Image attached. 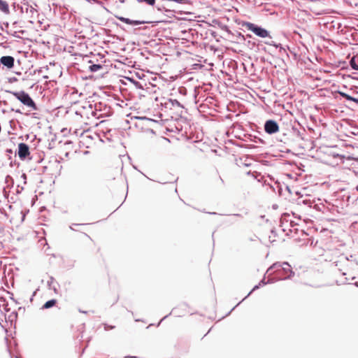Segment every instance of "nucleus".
<instances>
[{"label":"nucleus","mask_w":358,"mask_h":358,"mask_svg":"<svg viewBox=\"0 0 358 358\" xmlns=\"http://www.w3.org/2000/svg\"><path fill=\"white\" fill-rule=\"evenodd\" d=\"M0 10L3 12L8 11V6L7 3L3 0H0Z\"/></svg>","instance_id":"obj_10"},{"label":"nucleus","mask_w":358,"mask_h":358,"mask_svg":"<svg viewBox=\"0 0 358 358\" xmlns=\"http://www.w3.org/2000/svg\"><path fill=\"white\" fill-rule=\"evenodd\" d=\"M101 68V66L99 64H93L90 66V69L92 71H96Z\"/></svg>","instance_id":"obj_12"},{"label":"nucleus","mask_w":358,"mask_h":358,"mask_svg":"<svg viewBox=\"0 0 358 358\" xmlns=\"http://www.w3.org/2000/svg\"><path fill=\"white\" fill-rule=\"evenodd\" d=\"M56 303H57L56 299H51L44 303V305L43 306V309L50 308L54 306Z\"/></svg>","instance_id":"obj_8"},{"label":"nucleus","mask_w":358,"mask_h":358,"mask_svg":"<svg viewBox=\"0 0 358 358\" xmlns=\"http://www.w3.org/2000/svg\"><path fill=\"white\" fill-rule=\"evenodd\" d=\"M351 67L355 70H358V65L356 64L355 59H352L350 62Z\"/></svg>","instance_id":"obj_11"},{"label":"nucleus","mask_w":358,"mask_h":358,"mask_svg":"<svg viewBox=\"0 0 358 358\" xmlns=\"http://www.w3.org/2000/svg\"><path fill=\"white\" fill-rule=\"evenodd\" d=\"M264 130L267 134H273L279 131V126L275 121L269 120L264 124Z\"/></svg>","instance_id":"obj_4"},{"label":"nucleus","mask_w":358,"mask_h":358,"mask_svg":"<svg viewBox=\"0 0 358 358\" xmlns=\"http://www.w3.org/2000/svg\"><path fill=\"white\" fill-rule=\"evenodd\" d=\"M8 92L12 94L14 96H15L20 101H21L24 105L32 108L33 110H36L37 107L34 101L30 97V96L24 92V91L21 92Z\"/></svg>","instance_id":"obj_1"},{"label":"nucleus","mask_w":358,"mask_h":358,"mask_svg":"<svg viewBox=\"0 0 358 358\" xmlns=\"http://www.w3.org/2000/svg\"><path fill=\"white\" fill-rule=\"evenodd\" d=\"M15 59L12 56H3L0 58V62L8 69H11L14 66Z\"/></svg>","instance_id":"obj_6"},{"label":"nucleus","mask_w":358,"mask_h":358,"mask_svg":"<svg viewBox=\"0 0 358 358\" xmlns=\"http://www.w3.org/2000/svg\"><path fill=\"white\" fill-rule=\"evenodd\" d=\"M119 20L125 24H131V25H139V24H142L144 23L143 21L131 20L129 18H126V17H119Z\"/></svg>","instance_id":"obj_7"},{"label":"nucleus","mask_w":358,"mask_h":358,"mask_svg":"<svg viewBox=\"0 0 358 358\" xmlns=\"http://www.w3.org/2000/svg\"><path fill=\"white\" fill-rule=\"evenodd\" d=\"M30 155L29 146L24 143H20L18 145V156L21 159H24Z\"/></svg>","instance_id":"obj_5"},{"label":"nucleus","mask_w":358,"mask_h":358,"mask_svg":"<svg viewBox=\"0 0 358 358\" xmlns=\"http://www.w3.org/2000/svg\"><path fill=\"white\" fill-rule=\"evenodd\" d=\"M103 326H104V329L106 331L113 329L115 328V326H111V325H109L108 324H103Z\"/></svg>","instance_id":"obj_14"},{"label":"nucleus","mask_w":358,"mask_h":358,"mask_svg":"<svg viewBox=\"0 0 358 358\" xmlns=\"http://www.w3.org/2000/svg\"><path fill=\"white\" fill-rule=\"evenodd\" d=\"M244 26L248 30L252 31L254 34H255L257 36L259 37L266 38L268 36V32L266 29L259 27L253 23L245 22L244 24Z\"/></svg>","instance_id":"obj_2"},{"label":"nucleus","mask_w":358,"mask_h":358,"mask_svg":"<svg viewBox=\"0 0 358 358\" xmlns=\"http://www.w3.org/2000/svg\"><path fill=\"white\" fill-rule=\"evenodd\" d=\"M140 2H145L148 5L154 6L155 3V0H138Z\"/></svg>","instance_id":"obj_13"},{"label":"nucleus","mask_w":358,"mask_h":358,"mask_svg":"<svg viewBox=\"0 0 358 358\" xmlns=\"http://www.w3.org/2000/svg\"><path fill=\"white\" fill-rule=\"evenodd\" d=\"M356 190L358 191V185L356 187Z\"/></svg>","instance_id":"obj_15"},{"label":"nucleus","mask_w":358,"mask_h":358,"mask_svg":"<svg viewBox=\"0 0 358 358\" xmlns=\"http://www.w3.org/2000/svg\"><path fill=\"white\" fill-rule=\"evenodd\" d=\"M270 268L275 269L276 271H280L282 270L287 277H289L292 273L291 266L287 262H284L282 264L275 263Z\"/></svg>","instance_id":"obj_3"},{"label":"nucleus","mask_w":358,"mask_h":358,"mask_svg":"<svg viewBox=\"0 0 358 358\" xmlns=\"http://www.w3.org/2000/svg\"><path fill=\"white\" fill-rule=\"evenodd\" d=\"M339 94H341V96H343V98L346 99L347 100L352 101H354L355 103L358 102V99H357L353 98L351 96L347 94L346 93L339 92Z\"/></svg>","instance_id":"obj_9"}]
</instances>
